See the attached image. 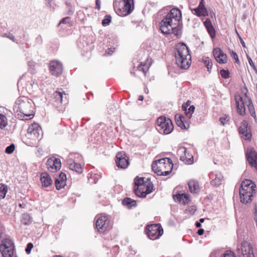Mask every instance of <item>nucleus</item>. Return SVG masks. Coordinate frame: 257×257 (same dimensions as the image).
I'll return each mask as SVG.
<instances>
[{
	"label": "nucleus",
	"instance_id": "3c124183",
	"mask_svg": "<svg viewBox=\"0 0 257 257\" xmlns=\"http://www.w3.org/2000/svg\"><path fill=\"white\" fill-rule=\"evenodd\" d=\"M56 178H57L58 179H60L62 180H64L65 181H66L67 178H66V175L64 172H61L59 173V176L56 177Z\"/></svg>",
	"mask_w": 257,
	"mask_h": 257
},
{
	"label": "nucleus",
	"instance_id": "a211bd4d",
	"mask_svg": "<svg viewBox=\"0 0 257 257\" xmlns=\"http://www.w3.org/2000/svg\"><path fill=\"white\" fill-rule=\"evenodd\" d=\"M147 181L144 185V190L142 189L140 192L139 191L138 196L141 198H145L148 194L152 193L154 190V185L151 182L150 178H147Z\"/></svg>",
	"mask_w": 257,
	"mask_h": 257
},
{
	"label": "nucleus",
	"instance_id": "864d4df0",
	"mask_svg": "<svg viewBox=\"0 0 257 257\" xmlns=\"http://www.w3.org/2000/svg\"><path fill=\"white\" fill-rule=\"evenodd\" d=\"M246 57H247V59L248 60V63L249 64V65H250V66L253 68H254L255 66V65H254L253 61L252 60L251 58L248 56V55H246Z\"/></svg>",
	"mask_w": 257,
	"mask_h": 257
},
{
	"label": "nucleus",
	"instance_id": "603ef678",
	"mask_svg": "<svg viewBox=\"0 0 257 257\" xmlns=\"http://www.w3.org/2000/svg\"><path fill=\"white\" fill-rule=\"evenodd\" d=\"M204 25L206 28L213 26L211 20L209 19H207L204 22Z\"/></svg>",
	"mask_w": 257,
	"mask_h": 257
},
{
	"label": "nucleus",
	"instance_id": "69168bd1",
	"mask_svg": "<svg viewBox=\"0 0 257 257\" xmlns=\"http://www.w3.org/2000/svg\"><path fill=\"white\" fill-rule=\"evenodd\" d=\"M145 66L144 65H143L142 63H141L139 66L138 67V69L140 71H143L144 72H145V70L143 68V66Z\"/></svg>",
	"mask_w": 257,
	"mask_h": 257
},
{
	"label": "nucleus",
	"instance_id": "6e6d98bb",
	"mask_svg": "<svg viewBox=\"0 0 257 257\" xmlns=\"http://www.w3.org/2000/svg\"><path fill=\"white\" fill-rule=\"evenodd\" d=\"M193 163V157L191 156L190 158L186 159L185 163L187 164H192Z\"/></svg>",
	"mask_w": 257,
	"mask_h": 257
},
{
	"label": "nucleus",
	"instance_id": "13d9d810",
	"mask_svg": "<svg viewBox=\"0 0 257 257\" xmlns=\"http://www.w3.org/2000/svg\"><path fill=\"white\" fill-rule=\"evenodd\" d=\"M5 36L9 38L11 40H13V42L15 41V37L14 36H13L12 34H9V35H7V34H5Z\"/></svg>",
	"mask_w": 257,
	"mask_h": 257
},
{
	"label": "nucleus",
	"instance_id": "1a4fd4ad",
	"mask_svg": "<svg viewBox=\"0 0 257 257\" xmlns=\"http://www.w3.org/2000/svg\"><path fill=\"white\" fill-rule=\"evenodd\" d=\"M174 51L176 61H180L182 58L187 57L188 56L190 59L191 57L189 48L184 42H181L176 45Z\"/></svg>",
	"mask_w": 257,
	"mask_h": 257
},
{
	"label": "nucleus",
	"instance_id": "58836bf2",
	"mask_svg": "<svg viewBox=\"0 0 257 257\" xmlns=\"http://www.w3.org/2000/svg\"><path fill=\"white\" fill-rule=\"evenodd\" d=\"M183 197V193H177L175 195H173V199L175 201L179 202V203L182 204V199Z\"/></svg>",
	"mask_w": 257,
	"mask_h": 257
},
{
	"label": "nucleus",
	"instance_id": "0e129e2a",
	"mask_svg": "<svg viewBox=\"0 0 257 257\" xmlns=\"http://www.w3.org/2000/svg\"><path fill=\"white\" fill-rule=\"evenodd\" d=\"M209 11H210L209 15H210V17L212 18H213V17H214L215 19H216L215 14L210 9H209Z\"/></svg>",
	"mask_w": 257,
	"mask_h": 257
},
{
	"label": "nucleus",
	"instance_id": "052dcab7",
	"mask_svg": "<svg viewBox=\"0 0 257 257\" xmlns=\"http://www.w3.org/2000/svg\"><path fill=\"white\" fill-rule=\"evenodd\" d=\"M238 38H239L240 42L243 48H245L246 47L244 41L243 40L242 38L240 36V35L239 34H238Z\"/></svg>",
	"mask_w": 257,
	"mask_h": 257
},
{
	"label": "nucleus",
	"instance_id": "8fccbe9b",
	"mask_svg": "<svg viewBox=\"0 0 257 257\" xmlns=\"http://www.w3.org/2000/svg\"><path fill=\"white\" fill-rule=\"evenodd\" d=\"M231 54L232 58L235 60V62L238 64L239 63V60L237 53L232 50L231 52Z\"/></svg>",
	"mask_w": 257,
	"mask_h": 257
},
{
	"label": "nucleus",
	"instance_id": "f8f14e48",
	"mask_svg": "<svg viewBox=\"0 0 257 257\" xmlns=\"http://www.w3.org/2000/svg\"><path fill=\"white\" fill-rule=\"evenodd\" d=\"M163 229L157 225H150L148 226L147 228V234L149 238L154 240L159 238L163 234Z\"/></svg>",
	"mask_w": 257,
	"mask_h": 257
},
{
	"label": "nucleus",
	"instance_id": "2eb2a0df",
	"mask_svg": "<svg viewBox=\"0 0 257 257\" xmlns=\"http://www.w3.org/2000/svg\"><path fill=\"white\" fill-rule=\"evenodd\" d=\"M46 165L50 171L54 172L60 169L61 163L59 159L51 157L47 160Z\"/></svg>",
	"mask_w": 257,
	"mask_h": 257
},
{
	"label": "nucleus",
	"instance_id": "412c9836",
	"mask_svg": "<svg viewBox=\"0 0 257 257\" xmlns=\"http://www.w3.org/2000/svg\"><path fill=\"white\" fill-rule=\"evenodd\" d=\"M192 12H194V14L198 17H206L209 15L208 11L206 8L204 0H201L198 7L193 9Z\"/></svg>",
	"mask_w": 257,
	"mask_h": 257
},
{
	"label": "nucleus",
	"instance_id": "774afa93",
	"mask_svg": "<svg viewBox=\"0 0 257 257\" xmlns=\"http://www.w3.org/2000/svg\"><path fill=\"white\" fill-rule=\"evenodd\" d=\"M195 225L197 228H200L201 227V223L199 221H196Z\"/></svg>",
	"mask_w": 257,
	"mask_h": 257
},
{
	"label": "nucleus",
	"instance_id": "473e14b6",
	"mask_svg": "<svg viewBox=\"0 0 257 257\" xmlns=\"http://www.w3.org/2000/svg\"><path fill=\"white\" fill-rule=\"evenodd\" d=\"M202 62L205 67L207 68L208 71L210 72L212 67V63L211 60L208 57H203Z\"/></svg>",
	"mask_w": 257,
	"mask_h": 257
},
{
	"label": "nucleus",
	"instance_id": "f257e3e1",
	"mask_svg": "<svg viewBox=\"0 0 257 257\" xmlns=\"http://www.w3.org/2000/svg\"><path fill=\"white\" fill-rule=\"evenodd\" d=\"M181 11L178 8L171 10L160 23V29L165 35L174 34L176 37L180 38L182 35V23Z\"/></svg>",
	"mask_w": 257,
	"mask_h": 257
},
{
	"label": "nucleus",
	"instance_id": "e2e57ef3",
	"mask_svg": "<svg viewBox=\"0 0 257 257\" xmlns=\"http://www.w3.org/2000/svg\"><path fill=\"white\" fill-rule=\"evenodd\" d=\"M204 232V230L203 228H199L197 231V233L199 235H202Z\"/></svg>",
	"mask_w": 257,
	"mask_h": 257
},
{
	"label": "nucleus",
	"instance_id": "dca6fc26",
	"mask_svg": "<svg viewBox=\"0 0 257 257\" xmlns=\"http://www.w3.org/2000/svg\"><path fill=\"white\" fill-rule=\"evenodd\" d=\"M241 252L243 257H254V255L253 252V248L251 243L243 241L241 243Z\"/></svg>",
	"mask_w": 257,
	"mask_h": 257
},
{
	"label": "nucleus",
	"instance_id": "338daca9",
	"mask_svg": "<svg viewBox=\"0 0 257 257\" xmlns=\"http://www.w3.org/2000/svg\"><path fill=\"white\" fill-rule=\"evenodd\" d=\"M47 2V5L50 8L52 7L51 3L53 1V0H46Z\"/></svg>",
	"mask_w": 257,
	"mask_h": 257
},
{
	"label": "nucleus",
	"instance_id": "79ce46f5",
	"mask_svg": "<svg viewBox=\"0 0 257 257\" xmlns=\"http://www.w3.org/2000/svg\"><path fill=\"white\" fill-rule=\"evenodd\" d=\"M15 149V145L14 144H11L10 146H8L5 150L6 153L8 154H12Z\"/></svg>",
	"mask_w": 257,
	"mask_h": 257
},
{
	"label": "nucleus",
	"instance_id": "bf43d9fd",
	"mask_svg": "<svg viewBox=\"0 0 257 257\" xmlns=\"http://www.w3.org/2000/svg\"><path fill=\"white\" fill-rule=\"evenodd\" d=\"M95 4H96V9H97L98 10H100V0H96Z\"/></svg>",
	"mask_w": 257,
	"mask_h": 257
},
{
	"label": "nucleus",
	"instance_id": "f704fd0d",
	"mask_svg": "<svg viewBox=\"0 0 257 257\" xmlns=\"http://www.w3.org/2000/svg\"><path fill=\"white\" fill-rule=\"evenodd\" d=\"M8 191L7 185L2 184L0 186V199H4Z\"/></svg>",
	"mask_w": 257,
	"mask_h": 257
},
{
	"label": "nucleus",
	"instance_id": "6e6552de",
	"mask_svg": "<svg viewBox=\"0 0 257 257\" xmlns=\"http://www.w3.org/2000/svg\"><path fill=\"white\" fill-rule=\"evenodd\" d=\"M14 243L9 238H5L0 245L3 257H12L14 255Z\"/></svg>",
	"mask_w": 257,
	"mask_h": 257
},
{
	"label": "nucleus",
	"instance_id": "4c0bfd02",
	"mask_svg": "<svg viewBox=\"0 0 257 257\" xmlns=\"http://www.w3.org/2000/svg\"><path fill=\"white\" fill-rule=\"evenodd\" d=\"M35 65L36 63L33 61H30L28 62L29 70L32 74H35L36 73Z\"/></svg>",
	"mask_w": 257,
	"mask_h": 257
},
{
	"label": "nucleus",
	"instance_id": "a878e982",
	"mask_svg": "<svg viewBox=\"0 0 257 257\" xmlns=\"http://www.w3.org/2000/svg\"><path fill=\"white\" fill-rule=\"evenodd\" d=\"M52 101L53 104L56 107H58L60 104L62 103L63 93L60 92L55 91L53 93Z\"/></svg>",
	"mask_w": 257,
	"mask_h": 257
},
{
	"label": "nucleus",
	"instance_id": "680f3d73",
	"mask_svg": "<svg viewBox=\"0 0 257 257\" xmlns=\"http://www.w3.org/2000/svg\"><path fill=\"white\" fill-rule=\"evenodd\" d=\"M227 117H221L219 118V121L220 122V123L222 124L223 125L225 124V121L226 120Z\"/></svg>",
	"mask_w": 257,
	"mask_h": 257
},
{
	"label": "nucleus",
	"instance_id": "39448f33",
	"mask_svg": "<svg viewBox=\"0 0 257 257\" xmlns=\"http://www.w3.org/2000/svg\"><path fill=\"white\" fill-rule=\"evenodd\" d=\"M114 9L120 16H126L130 14L134 9V0H115L113 2Z\"/></svg>",
	"mask_w": 257,
	"mask_h": 257
},
{
	"label": "nucleus",
	"instance_id": "c9c22d12",
	"mask_svg": "<svg viewBox=\"0 0 257 257\" xmlns=\"http://www.w3.org/2000/svg\"><path fill=\"white\" fill-rule=\"evenodd\" d=\"M111 22V17L109 15H106L102 20L101 24L103 26L106 27L109 25Z\"/></svg>",
	"mask_w": 257,
	"mask_h": 257
},
{
	"label": "nucleus",
	"instance_id": "6ab92c4d",
	"mask_svg": "<svg viewBox=\"0 0 257 257\" xmlns=\"http://www.w3.org/2000/svg\"><path fill=\"white\" fill-rule=\"evenodd\" d=\"M234 99L237 113L241 116H244L245 114V107L242 97L239 94H235Z\"/></svg>",
	"mask_w": 257,
	"mask_h": 257
},
{
	"label": "nucleus",
	"instance_id": "f3484780",
	"mask_svg": "<svg viewBox=\"0 0 257 257\" xmlns=\"http://www.w3.org/2000/svg\"><path fill=\"white\" fill-rule=\"evenodd\" d=\"M213 54L216 61L220 64H225L227 61V57L219 48H215L213 50Z\"/></svg>",
	"mask_w": 257,
	"mask_h": 257
},
{
	"label": "nucleus",
	"instance_id": "4468645a",
	"mask_svg": "<svg viewBox=\"0 0 257 257\" xmlns=\"http://www.w3.org/2000/svg\"><path fill=\"white\" fill-rule=\"evenodd\" d=\"M49 69L52 75L58 77L63 72L62 64L58 61H51L49 64Z\"/></svg>",
	"mask_w": 257,
	"mask_h": 257
},
{
	"label": "nucleus",
	"instance_id": "c85d7f7f",
	"mask_svg": "<svg viewBox=\"0 0 257 257\" xmlns=\"http://www.w3.org/2000/svg\"><path fill=\"white\" fill-rule=\"evenodd\" d=\"M188 185L190 192L196 193L199 191V186L197 181H190L188 183Z\"/></svg>",
	"mask_w": 257,
	"mask_h": 257
},
{
	"label": "nucleus",
	"instance_id": "09e8293b",
	"mask_svg": "<svg viewBox=\"0 0 257 257\" xmlns=\"http://www.w3.org/2000/svg\"><path fill=\"white\" fill-rule=\"evenodd\" d=\"M223 257H236V256L233 252L231 251H226V252L223 254Z\"/></svg>",
	"mask_w": 257,
	"mask_h": 257
},
{
	"label": "nucleus",
	"instance_id": "9b49d317",
	"mask_svg": "<svg viewBox=\"0 0 257 257\" xmlns=\"http://www.w3.org/2000/svg\"><path fill=\"white\" fill-rule=\"evenodd\" d=\"M115 163L118 168L126 169L130 164L128 158L124 152H119L115 156Z\"/></svg>",
	"mask_w": 257,
	"mask_h": 257
},
{
	"label": "nucleus",
	"instance_id": "4be33fe9",
	"mask_svg": "<svg viewBox=\"0 0 257 257\" xmlns=\"http://www.w3.org/2000/svg\"><path fill=\"white\" fill-rule=\"evenodd\" d=\"M210 182V184L211 185L214 187H218L220 186L222 182L223 181V177L222 175L219 173H216L215 174L212 173L209 174V177L210 178H214Z\"/></svg>",
	"mask_w": 257,
	"mask_h": 257
},
{
	"label": "nucleus",
	"instance_id": "e433bc0d",
	"mask_svg": "<svg viewBox=\"0 0 257 257\" xmlns=\"http://www.w3.org/2000/svg\"><path fill=\"white\" fill-rule=\"evenodd\" d=\"M206 29L212 40L214 39L216 37V31L213 26Z\"/></svg>",
	"mask_w": 257,
	"mask_h": 257
},
{
	"label": "nucleus",
	"instance_id": "2f4dec72",
	"mask_svg": "<svg viewBox=\"0 0 257 257\" xmlns=\"http://www.w3.org/2000/svg\"><path fill=\"white\" fill-rule=\"evenodd\" d=\"M61 24H67L69 27L73 26V22L71 21V18L70 17H66L62 18L58 23L57 26L59 27Z\"/></svg>",
	"mask_w": 257,
	"mask_h": 257
},
{
	"label": "nucleus",
	"instance_id": "c756f323",
	"mask_svg": "<svg viewBox=\"0 0 257 257\" xmlns=\"http://www.w3.org/2000/svg\"><path fill=\"white\" fill-rule=\"evenodd\" d=\"M248 111L250 115L253 117L255 121L257 119L255 108L253 106V103L251 98L248 99V103L247 104Z\"/></svg>",
	"mask_w": 257,
	"mask_h": 257
},
{
	"label": "nucleus",
	"instance_id": "5fc2aeb1",
	"mask_svg": "<svg viewBox=\"0 0 257 257\" xmlns=\"http://www.w3.org/2000/svg\"><path fill=\"white\" fill-rule=\"evenodd\" d=\"M189 212H190L192 214H194L195 212L196 211V209L195 206H191L188 208L187 210Z\"/></svg>",
	"mask_w": 257,
	"mask_h": 257
},
{
	"label": "nucleus",
	"instance_id": "ddd939ff",
	"mask_svg": "<svg viewBox=\"0 0 257 257\" xmlns=\"http://www.w3.org/2000/svg\"><path fill=\"white\" fill-rule=\"evenodd\" d=\"M239 134L242 135V137L245 140L250 141L252 138V134L250 128L248 127V123L246 120L241 122V125L238 129Z\"/></svg>",
	"mask_w": 257,
	"mask_h": 257
},
{
	"label": "nucleus",
	"instance_id": "393cba45",
	"mask_svg": "<svg viewBox=\"0 0 257 257\" xmlns=\"http://www.w3.org/2000/svg\"><path fill=\"white\" fill-rule=\"evenodd\" d=\"M67 165L69 169L72 171H75L78 173H82L83 169L81 165L79 163H76L73 160H69L67 161Z\"/></svg>",
	"mask_w": 257,
	"mask_h": 257
},
{
	"label": "nucleus",
	"instance_id": "bb28decb",
	"mask_svg": "<svg viewBox=\"0 0 257 257\" xmlns=\"http://www.w3.org/2000/svg\"><path fill=\"white\" fill-rule=\"evenodd\" d=\"M122 204L128 209L136 207L137 206V201L129 197H125L122 200Z\"/></svg>",
	"mask_w": 257,
	"mask_h": 257
},
{
	"label": "nucleus",
	"instance_id": "0eeeda50",
	"mask_svg": "<svg viewBox=\"0 0 257 257\" xmlns=\"http://www.w3.org/2000/svg\"><path fill=\"white\" fill-rule=\"evenodd\" d=\"M173 163L169 158H164L155 160L152 163V169L154 172H160L168 169H172Z\"/></svg>",
	"mask_w": 257,
	"mask_h": 257
},
{
	"label": "nucleus",
	"instance_id": "9d476101",
	"mask_svg": "<svg viewBox=\"0 0 257 257\" xmlns=\"http://www.w3.org/2000/svg\"><path fill=\"white\" fill-rule=\"evenodd\" d=\"M96 217L97 218L96 220L95 225L99 232H102L109 229L110 220L106 216L97 215Z\"/></svg>",
	"mask_w": 257,
	"mask_h": 257
},
{
	"label": "nucleus",
	"instance_id": "72a5a7b5",
	"mask_svg": "<svg viewBox=\"0 0 257 257\" xmlns=\"http://www.w3.org/2000/svg\"><path fill=\"white\" fill-rule=\"evenodd\" d=\"M55 184L56 189L59 190L66 185V181L55 178Z\"/></svg>",
	"mask_w": 257,
	"mask_h": 257
},
{
	"label": "nucleus",
	"instance_id": "37998d69",
	"mask_svg": "<svg viewBox=\"0 0 257 257\" xmlns=\"http://www.w3.org/2000/svg\"><path fill=\"white\" fill-rule=\"evenodd\" d=\"M172 169H168L165 170H162L160 172H154L155 173L157 174L159 176H167L171 172Z\"/></svg>",
	"mask_w": 257,
	"mask_h": 257
},
{
	"label": "nucleus",
	"instance_id": "c03bdc74",
	"mask_svg": "<svg viewBox=\"0 0 257 257\" xmlns=\"http://www.w3.org/2000/svg\"><path fill=\"white\" fill-rule=\"evenodd\" d=\"M190 201L189 196L188 194L183 193V197L182 199V204L185 205L188 204Z\"/></svg>",
	"mask_w": 257,
	"mask_h": 257
},
{
	"label": "nucleus",
	"instance_id": "de8ad7c7",
	"mask_svg": "<svg viewBox=\"0 0 257 257\" xmlns=\"http://www.w3.org/2000/svg\"><path fill=\"white\" fill-rule=\"evenodd\" d=\"M191 101L187 100L186 102L184 103L182 105V109L183 111H187V107L190 105Z\"/></svg>",
	"mask_w": 257,
	"mask_h": 257
},
{
	"label": "nucleus",
	"instance_id": "5701e85b",
	"mask_svg": "<svg viewBox=\"0 0 257 257\" xmlns=\"http://www.w3.org/2000/svg\"><path fill=\"white\" fill-rule=\"evenodd\" d=\"M40 181L42 186L45 187H49L52 184V180L47 172H43L41 173Z\"/></svg>",
	"mask_w": 257,
	"mask_h": 257
},
{
	"label": "nucleus",
	"instance_id": "f03ea898",
	"mask_svg": "<svg viewBox=\"0 0 257 257\" xmlns=\"http://www.w3.org/2000/svg\"><path fill=\"white\" fill-rule=\"evenodd\" d=\"M256 184L250 179L243 180L239 188V196L240 202L247 204L251 202L254 194H255Z\"/></svg>",
	"mask_w": 257,
	"mask_h": 257
},
{
	"label": "nucleus",
	"instance_id": "4d7b16f0",
	"mask_svg": "<svg viewBox=\"0 0 257 257\" xmlns=\"http://www.w3.org/2000/svg\"><path fill=\"white\" fill-rule=\"evenodd\" d=\"M218 255V252L216 250L211 252L209 257H217Z\"/></svg>",
	"mask_w": 257,
	"mask_h": 257
},
{
	"label": "nucleus",
	"instance_id": "aec40b11",
	"mask_svg": "<svg viewBox=\"0 0 257 257\" xmlns=\"http://www.w3.org/2000/svg\"><path fill=\"white\" fill-rule=\"evenodd\" d=\"M145 178L139 177L137 176L134 179V184L135 185L134 191L135 194L138 196L139 191L140 192L142 189L144 190V185L146 183L147 179L145 180Z\"/></svg>",
	"mask_w": 257,
	"mask_h": 257
},
{
	"label": "nucleus",
	"instance_id": "a18cd8bd",
	"mask_svg": "<svg viewBox=\"0 0 257 257\" xmlns=\"http://www.w3.org/2000/svg\"><path fill=\"white\" fill-rule=\"evenodd\" d=\"M33 244L32 242H29L27 244V246L25 249V251L27 254H30L31 253L32 249L33 248Z\"/></svg>",
	"mask_w": 257,
	"mask_h": 257
},
{
	"label": "nucleus",
	"instance_id": "a19ab883",
	"mask_svg": "<svg viewBox=\"0 0 257 257\" xmlns=\"http://www.w3.org/2000/svg\"><path fill=\"white\" fill-rule=\"evenodd\" d=\"M6 119L7 118L4 115L0 113V128H3L6 126Z\"/></svg>",
	"mask_w": 257,
	"mask_h": 257
},
{
	"label": "nucleus",
	"instance_id": "7c9ffc66",
	"mask_svg": "<svg viewBox=\"0 0 257 257\" xmlns=\"http://www.w3.org/2000/svg\"><path fill=\"white\" fill-rule=\"evenodd\" d=\"M21 221L24 225H29L32 222V218L30 214L24 213L21 216Z\"/></svg>",
	"mask_w": 257,
	"mask_h": 257
},
{
	"label": "nucleus",
	"instance_id": "ea45409f",
	"mask_svg": "<svg viewBox=\"0 0 257 257\" xmlns=\"http://www.w3.org/2000/svg\"><path fill=\"white\" fill-rule=\"evenodd\" d=\"M221 77L224 79H228L230 77V72L228 70L221 69L220 71Z\"/></svg>",
	"mask_w": 257,
	"mask_h": 257
},
{
	"label": "nucleus",
	"instance_id": "49530a36",
	"mask_svg": "<svg viewBox=\"0 0 257 257\" xmlns=\"http://www.w3.org/2000/svg\"><path fill=\"white\" fill-rule=\"evenodd\" d=\"M195 109V107L194 105H191L189 106V107L187 109V111H185V113L188 114H189L190 115V117L192 116V114L194 112Z\"/></svg>",
	"mask_w": 257,
	"mask_h": 257
},
{
	"label": "nucleus",
	"instance_id": "cd10ccee",
	"mask_svg": "<svg viewBox=\"0 0 257 257\" xmlns=\"http://www.w3.org/2000/svg\"><path fill=\"white\" fill-rule=\"evenodd\" d=\"M191 58H189V60H187V57H185L181 59L180 61H177L176 64L178 66V67H180L182 69H188L189 66H190L191 62H190Z\"/></svg>",
	"mask_w": 257,
	"mask_h": 257
},
{
	"label": "nucleus",
	"instance_id": "20e7f679",
	"mask_svg": "<svg viewBox=\"0 0 257 257\" xmlns=\"http://www.w3.org/2000/svg\"><path fill=\"white\" fill-rule=\"evenodd\" d=\"M17 106L19 111L21 113L18 114L17 119L20 120H28L34 116L33 111L32 109L31 103L26 97H20L17 99Z\"/></svg>",
	"mask_w": 257,
	"mask_h": 257
},
{
	"label": "nucleus",
	"instance_id": "7ed1b4c3",
	"mask_svg": "<svg viewBox=\"0 0 257 257\" xmlns=\"http://www.w3.org/2000/svg\"><path fill=\"white\" fill-rule=\"evenodd\" d=\"M41 130L40 126L37 123L32 124L28 128L27 132L21 131L20 135L22 141L28 146H36Z\"/></svg>",
	"mask_w": 257,
	"mask_h": 257
},
{
	"label": "nucleus",
	"instance_id": "b1692460",
	"mask_svg": "<svg viewBox=\"0 0 257 257\" xmlns=\"http://www.w3.org/2000/svg\"><path fill=\"white\" fill-rule=\"evenodd\" d=\"M175 119L177 125L180 127L182 130H187L189 127V124L186 126L185 122V117L183 115L181 114H176L175 116Z\"/></svg>",
	"mask_w": 257,
	"mask_h": 257
},
{
	"label": "nucleus",
	"instance_id": "423d86ee",
	"mask_svg": "<svg viewBox=\"0 0 257 257\" xmlns=\"http://www.w3.org/2000/svg\"><path fill=\"white\" fill-rule=\"evenodd\" d=\"M158 131L163 134H170L174 128V126L171 119L165 116L159 117L157 120Z\"/></svg>",
	"mask_w": 257,
	"mask_h": 257
}]
</instances>
